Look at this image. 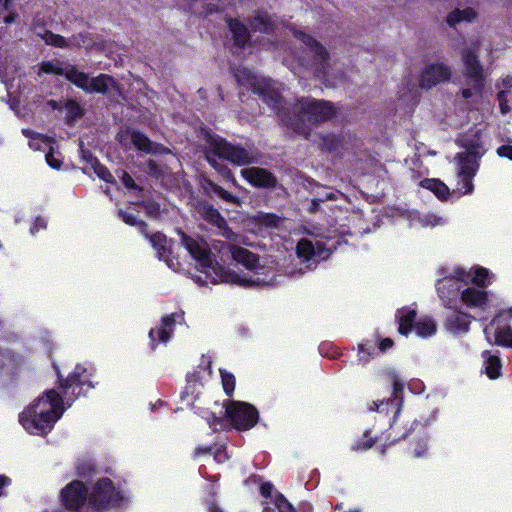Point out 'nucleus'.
I'll return each instance as SVG.
<instances>
[{"instance_id": "0eeeda50", "label": "nucleus", "mask_w": 512, "mask_h": 512, "mask_svg": "<svg viewBox=\"0 0 512 512\" xmlns=\"http://www.w3.org/2000/svg\"><path fill=\"white\" fill-rule=\"evenodd\" d=\"M293 34L295 38L306 45L307 49L314 55L316 76L321 80L326 81L327 85L335 86L336 82L331 78V66L328 61L329 57L326 49L311 36L305 34L302 31L293 30Z\"/></svg>"}, {"instance_id": "423d86ee", "label": "nucleus", "mask_w": 512, "mask_h": 512, "mask_svg": "<svg viewBox=\"0 0 512 512\" xmlns=\"http://www.w3.org/2000/svg\"><path fill=\"white\" fill-rule=\"evenodd\" d=\"M215 157L226 159L239 166L254 161L252 153L248 150L234 146L222 138L210 137L206 148V159L215 169H219L224 174L225 170L220 169Z\"/></svg>"}, {"instance_id": "58836bf2", "label": "nucleus", "mask_w": 512, "mask_h": 512, "mask_svg": "<svg viewBox=\"0 0 512 512\" xmlns=\"http://www.w3.org/2000/svg\"><path fill=\"white\" fill-rule=\"evenodd\" d=\"M275 505L279 512H295L294 507L287 501V499L282 494H278L275 497Z\"/></svg>"}, {"instance_id": "bb28decb", "label": "nucleus", "mask_w": 512, "mask_h": 512, "mask_svg": "<svg viewBox=\"0 0 512 512\" xmlns=\"http://www.w3.org/2000/svg\"><path fill=\"white\" fill-rule=\"evenodd\" d=\"M397 317L399 319V332L402 335H408L415 321L416 311L402 308L398 310Z\"/></svg>"}, {"instance_id": "c03bdc74", "label": "nucleus", "mask_w": 512, "mask_h": 512, "mask_svg": "<svg viewBox=\"0 0 512 512\" xmlns=\"http://www.w3.org/2000/svg\"><path fill=\"white\" fill-rule=\"evenodd\" d=\"M45 158H46V162L48 163L49 166H51L54 169L60 168L61 160H59L58 158L55 157V155L52 151V148L49 149V152L46 153Z\"/></svg>"}, {"instance_id": "dca6fc26", "label": "nucleus", "mask_w": 512, "mask_h": 512, "mask_svg": "<svg viewBox=\"0 0 512 512\" xmlns=\"http://www.w3.org/2000/svg\"><path fill=\"white\" fill-rule=\"evenodd\" d=\"M64 505L71 510L79 509L87 498V488L80 481H73L62 490Z\"/></svg>"}, {"instance_id": "e2e57ef3", "label": "nucleus", "mask_w": 512, "mask_h": 512, "mask_svg": "<svg viewBox=\"0 0 512 512\" xmlns=\"http://www.w3.org/2000/svg\"><path fill=\"white\" fill-rule=\"evenodd\" d=\"M506 315H507V322L511 323V328H512V308H510L509 310L506 311Z\"/></svg>"}, {"instance_id": "f8f14e48", "label": "nucleus", "mask_w": 512, "mask_h": 512, "mask_svg": "<svg viewBox=\"0 0 512 512\" xmlns=\"http://www.w3.org/2000/svg\"><path fill=\"white\" fill-rule=\"evenodd\" d=\"M226 414L238 430L248 429L257 421L256 409L247 403L232 402L226 405Z\"/></svg>"}, {"instance_id": "c756f323", "label": "nucleus", "mask_w": 512, "mask_h": 512, "mask_svg": "<svg viewBox=\"0 0 512 512\" xmlns=\"http://www.w3.org/2000/svg\"><path fill=\"white\" fill-rule=\"evenodd\" d=\"M421 186L432 191L438 198L445 199L449 194V188L438 179H424Z\"/></svg>"}, {"instance_id": "a18cd8bd", "label": "nucleus", "mask_w": 512, "mask_h": 512, "mask_svg": "<svg viewBox=\"0 0 512 512\" xmlns=\"http://www.w3.org/2000/svg\"><path fill=\"white\" fill-rule=\"evenodd\" d=\"M497 100L499 102V107L502 114H506L511 110L508 105L507 96H503V92L497 93Z\"/></svg>"}, {"instance_id": "09e8293b", "label": "nucleus", "mask_w": 512, "mask_h": 512, "mask_svg": "<svg viewBox=\"0 0 512 512\" xmlns=\"http://www.w3.org/2000/svg\"><path fill=\"white\" fill-rule=\"evenodd\" d=\"M122 182L127 188H135V182L133 178L126 172L122 173Z\"/></svg>"}, {"instance_id": "9d476101", "label": "nucleus", "mask_w": 512, "mask_h": 512, "mask_svg": "<svg viewBox=\"0 0 512 512\" xmlns=\"http://www.w3.org/2000/svg\"><path fill=\"white\" fill-rule=\"evenodd\" d=\"M489 342L512 347L511 323L507 322L506 311L501 312L484 330Z\"/></svg>"}, {"instance_id": "774afa93", "label": "nucleus", "mask_w": 512, "mask_h": 512, "mask_svg": "<svg viewBox=\"0 0 512 512\" xmlns=\"http://www.w3.org/2000/svg\"><path fill=\"white\" fill-rule=\"evenodd\" d=\"M210 512H222V510H221V509H219V508H218V507H216V506H212V507L210 508Z\"/></svg>"}, {"instance_id": "72a5a7b5", "label": "nucleus", "mask_w": 512, "mask_h": 512, "mask_svg": "<svg viewBox=\"0 0 512 512\" xmlns=\"http://www.w3.org/2000/svg\"><path fill=\"white\" fill-rule=\"evenodd\" d=\"M144 236L149 239L153 248L157 251L158 257L161 258L163 255V252L166 250V242H167L166 236L163 235L162 233H154L151 235L147 234Z\"/></svg>"}, {"instance_id": "de8ad7c7", "label": "nucleus", "mask_w": 512, "mask_h": 512, "mask_svg": "<svg viewBox=\"0 0 512 512\" xmlns=\"http://www.w3.org/2000/svg\"><path fill=\"white\" fill-rule=\"evenodd\" d=\"M66 109H68L71 114L73 115V117H80L81 116V108L80 106L73 102V101H70L66 104Z\"/></svg>"}, {"instance_id": "5fc2aeb1", "label": "nucleus", "mask_w": 512, "mask_h": 512, "mask_svg": "<svg viewBox=\"0 0 512 512\" xmlns=\"http://www.w3.org/2000/svg\"><path fill=\"white\" fill-rule=\"evenodd\" d=\"M392 345H393V341L390 338H386V339L381 341L379 349L381 351H386L387 349L392 347Z\"/></svg>"}, {"instance_id": "603ef678", "label": "nucleus", "mask_w": 512, "mask_h": 512, "mask_svg": "<svg viewBox=\"0 0 512 512\" xmlns=\"http://www.w3.org/2000/svg\"><path fill=\"white\" fill-rule=\"evenodd\" d=\"M79 376H80V373L78 371H76L75 374L72 377L66 379L65 380V384H64L65 388L73 387L74 384H75V381L77 380V378Z\"/></svg>"}, {"instance_id": "ea45409f", "label": "nucleus", "mask_w": 512, "mask_h": 512, "mask_svg": "<svg viewBox=\"0 0 512 512\" xmlns=\"http://www.w3.org/2000/svg\"><path fill=\"white\" fill-rule=\"evenodd\" d=\"M256 220L266 227H274L277 226L279 218L275 214H259Z\"/></svg>"}, {"instance_id": "052dcab7", "label": "nucleus", "mask_w": 512, "mask_h": 512, "mask_svg": "<svg viewBox=\"0 0 512 512\" xmlns=\"http://www.w3.org/2000/svg\"><path fill=\"white\" fill-rule=\"evenodd\" d=\"M335 199H336V194L333 192H330V193L326 194L324 199H319V201L323 202L324 200H335Z\"/></svg>"}, {"instance_id": "f03ea898", "label": "nucleus", "mask_w": 512, "mask_h": 512, "mask_svg": "<svg viewBox=\"0 0 512 512\" xmlns=\"http://www.w3.org/2000/svg\"><path fill=\"white\" fill-rule=\"evenodd\" d=\"M63 400L55 390L47 391L19 415L21 425L32 434H45L61 417Z\"/></svg>"}, {"instance_id": "393cba45", "label": "nucleus", "mask_w": 512, "mask_h": 512, "mask_svg": "<svg viewBox=\"0 0 512 512\" xmlns=\"http://www.w3.org/2000/svg\"><path fill=\"white\" fill-rule=\"evenodd\" d=\"M227 22L233 35L235 44L239 47H243L247 43L250 36L246 26L235 19H229Z\"/></svg>"}, {"instance_id": "79ce46f5", "label": "nucleus", "mask_w": 512, "mask_h": 512, "mask_svg": "<svg viewBox=\"0 0 512 512\" xmlns=\"http://www.w3.org/2000/svg\"><path fill=\"white\" fill-rule=\"evenodd\" d=\"M111 488H112L111 480H109V479H101V480L98 481L97 486H96V490L100 494H102V493L104 494L103 496H100L102 501H105V500L108 499V496H106V493Z\"/></svg>"}, {"instance_id": "473e14b6", "label": "nucleus", "mask_w": 512, "mask_h": 512, "mask_svg": "<svg viewBox=\"0 0 512 512\" xmlns=\"http://www.w3.org/2000/svg\"><path fill=\"white\" fill-rule=\"evenodd\" d=\"M131 142L141 151L150 152L152 150V142L139 131H132Z\"/></svg>"}, {"instance_id": "13d9d810", "label": "nucleus", "mask_w": 512, "mask_h": 512, "mask_svg": "<svg viewBox=\"0 0 512 512\" xmlns=\"http://www.w3.org/2000/svg\"><path fill=\"white\" fill-rule=\"evenodd\" d=\"M373 445V442L371 440H367L363 446H360V445H356L353 447L354 450H359V449H369L371 446Z\"/></svg>"}, {"instance_id": "2f4dec72", "label": "nucleus", "mask_w": 512, "mask_h": 512, "mask_svg": "<svg viewBox=\"0 0 512 512\" xmlns=\"http://www.w3.org/2000/svg\"><path fill=\"white\" fill-rule=\"evenodd\" d=\"M468 273H470V277L468 279L471 278L472 282L477 285V288L483 289L484 287L489 285L490 273L486 268L477 267L474 270L473 275H471L470 271Z\"/></svg>"}, {"instance_id": "4d7b16f0", "label": "nucleus", "mask_w": 512, "mask_h": 512, "mask_svg": "<svg viewBox=\"0 0 512 512\" xmlns=\"http://www.w3.org/2000/svg\"><path fill=\"white\" fill-rule=\"evenodd\" d=\"M38 227H46V223L43 219L37 218L35 225L31 228V233L34 234Z\"/></svg>"}, {"instance_id": "ddd939ff", "label": "nucleus", "mask_w": 512, "mask_h": 512, "mask_svg": "<svg viewBox=\"0 0 512 512\" xmlns=\"http://www.w3.org/2000/svg\"><path fill=\"white\" fill-rule=\"evenodd\" d=\"M470 273L463 269H457L449 277H445L437 282V291L439 297L443 300L445 306L451 305L461 289L460 282L468 281Z\"/></svg>"}, {"instance_id": "a19ab883", "label": "nucleus", "mask_w": 512, "mask_h": 512, "mask_svg": "<svg viewBox=\"0 0 512 512\" xmlns=\"http://www.w3.org/2000/svg\"><path fill=\"white\" fill-rule=\"evenodd\" d=\"M214 192L220 197L222 198L223 200H225L226 202H229V203H233V204H239V199L232 195L231 193H229L228 191H226L225 189H223L222 187L220 186H215L213 188Z\"/></svg>"}, {"instance_id": "2eb2a0df", "label": "nucleus", "mask_w": 512, "mask_h": 512, "mask_svg": "<svg viewBox=\"0 0 512 512\" xmlns=\"http://www.w3.org/2000/svg\"><path fill=\"white\" fill-rule=\"evenodd\" d=\"M242 177L252 186L258 188L272 189L277 185L276 177L268 170L260 167L244 168L241 170Z\"/></svg>"}, {"instance_id": "a211bd4d", "label": "nucleus", "mask_w": 512, "mask_h": 512, "mask_svg": "<svg viewBox=\"0 0 512 512\" xmlns=\"http://www.w3.org/2000/svg\"><path fill=\"white\" fill-rule=\"evenodd\" d=\"M175 319L174 315H167L163 317L162 324L160 327L151 329L149 332V337L151 340V346L154 349L156 347V336L158 337L159 341L162 343H166L172 332L174 327Z\"/></svg>"}, {"instance_id": "39448f33", "label": "nucleus", "mask_w": 512, "mask_h": 512, "mask_svg": "<svg viewBox=\"0 0 512 512\" xmlns=\"http://www.w3.org/2000/svg\"><path fill=\"white\" fill-rule=\"evenodd\" d=\"M235 77L241 85L249 86L254 93L262 97L263 101L271 106L278 114L282 108V99L278 84L257 76L247 68L238 69Z\"/></svg>"}, {"instance_id": "4c0bfd02", "label": "nucleus", "mask_w": 512, "mask_h": 512, "mask_svg": "<svg viewBox=\"0 0 512 512\" xmlns=\"http://www.w3.org/2000/svg\"><path fill=\"white\" fill-rule=\"evenodd\" d=\"M496 88L498 90V93L503 92V96H507V94L512 89V75H507V76L503 77L502 79H500L496 83Z\"/></svg>"}, {"instance_id": "1a4fd4ad", "label": "nucleus", "mask_w": 512, "mask_h": 512, "mask_svg": "<svg viewBox=\"0 0 512 512\" xmlns=\"http://www.w3.org/2000/svg\"><path fill=\"white\" fill-rule=\"evenodd\" d=\"M452 75L453 70L448 64L440 61L428 62L418 76V85L421 89L430 90L449 82Z\"/></svg>"}, {"instance_id": "49530a36", "label": "nucleus", "mask_w": 512, "mask_h": 512, "mask_svg": "<svg viewBox=\"0 0 512 512\" xmlns=\"http://www.w3.org/2000/svg\"><path fill=\"white\" fill-rule=\"evenodd\" d=\"M497 154L500 157H505L512 160V145H502L497 149Z\"/></svg>"}, {"instance_id": "7ed1b4c3", "label": "nucleus", "mask_w": 512, "mask_h": 512, "mask_svg": "<svg viewBox=\"0 0 512 512\" xmlns=\"http://www.w3.org/2000/svg\"><path fill=\"white\" fill-rule=\"evenodd\" d=\"M335 115L332 103L313 98L297 100L292 112L281 114V121L295 133L308 138L310 135L309 124H316L331 119Z\"/></svg>"}, {"instance_id": "b1692460", "label": "nucleus", "mask_w": 512, "mask_h": 512, "mask_svg": "<svg viewBox=\"0 0 512 512\" xmlns=\"http://www.w3.org/2000/svg\"><path fill=\"white\" fill-rule=\"evenodd\" d=\"M250 26L253 31L269 34L275 28V22L271 16L266 13H257L250 21Z\"/></svg>"}, {"instance_id": "5701e85b", "label": "nucleus", "mask_w": 512, "mask_h": 512, "mask_svg": "<svg viewBox=\"0 0 512 512\" xmlns=\"http://www.w3.org/2000/svg\"><path fill=\"white\" fill-rule=\"evenodd\" d=\"M477 17V12L470 7L464 9H455L451 11L447 16V23L454 27L461 22L471 23Z\"/></svg>"}, {"instance_id": "3c124183", "label": "nucleus", "mask_w": 512, "mask_h": 512, "mask_svg": "<svg viewBox=\"0 0 512 512\" xmlns=\"http://www.w3.org/2000/svg\"><path fill=\"white\" fill-rule=\"evenodd\" d=\"M10 479L4 475H0V497L4 495L3 489L10 484Z\"/></svg>"}, {"instance_id": "c85d7f7f", "label": "nucleus", "mask_w": 512, "mask_h": 512, "mask_svg": "<svg viewBox=\"0 0 512 512\" xmlns=\"http://www.w3.org/2000/svg\"><path fill=\"white\" fill-rule=\"evenodd\" d=\"M22 132L27 138L30 139L29 146L33 150H45L46 148L51 149L49 138H47L41 134L34 133L33 131H31L29 129H24Z\"/></svg>"}, {"instance_id": "f704fd0d", "label": "nucleus", "mask_w": 512, "mask_h": 512, "mask_svg": "<svg viewBox=\"0 0 512 512\" xmlns=\"http://www.w3.org/2000/svg\"><path fill=\"white\" fill-rule=\"evenodd\" d=\"M39 36L48 45H52L59 48H64L67 46V42L64 39V37L58 34H54L51 31H45L43 34H39Z\"/></svg>"}, {"instance_id": "a878e982", "label": "nucleus", "mask_w": 512, "mask_h": 512, "mask_svg": "<svg viewBox=\"0 0 512 512\" xmlns=\"http://www.w3.org/2000/svg\"><path fill=\"white\" fill-rule=\"evenodd\" d=\"M485 373L490 379H496L500 376L501 362L497 355L491 354L489 351L483 352Z\"/></svg>"}, {"instance_id": "4468645a", "label": "nucleus", "mask_w": 512, "mask_h": 512, "mask_svg": "<svg viewBox=\"0 0 512 512\" xmlns=\"http://www.w3.org/2000/svg\"><path fill=\"white\" fill-rule=\"evenodd\" d=\"M196 211L203 220L215 226L222 236L228 239L235 236V234L228 228L224 217L212 205L208 203H199L196 207Z\"/></svg>"}, {"instance_id": "8fccbe9b", "label": "nucleus", "mask_w": 512, "mask_h": 512, "mask_svg": "<svg viewBox=\"0 0 512 512\" xmlns=\"http://www.w3.org/2000/svg\"><path fill=\"white\" fill-rule=\"evenodd\" d=\"M273 485L271 483H264L261 488L260 492L264 497H269L272 493Z\"/></svg>"}, {"instance_id": "69168bd1", "label": "nucleus", "mask_w": 512, "mask_h": 512, "mask_svg": "<svg viewBox=\"0 0 512 512\" xmlns=\"http://www.w3.org/2000/svg\"><path fill=\"white\" fill-rule=\"evenodd\" d=\"M13 20H14V16L13 15H9V16H7L5 18V22L6 23H11V22H13Z\"/></svg>"}, {"instance_id": "7c9ffc66", "label": "nucleus", "mask_w": 512, "mask_h": 512, "mask_svg": "<svg viewBox=\"0 0 512 512\" xmlns=\"http://www.w3.org/2000/svg\"><path fill=\"white\" fill-rule=\"evenodd\" d=\"M415 330L419 336L427 337L436 332V323L429 317L419 319L415 324Z\"/></svg>"}, {"instance_id": "864d4df0", "label": "nucleus", "mask_w": 512, "mask_h": 512, "mask_svg": "<svg viewBox=\"0 0 512 512\" xmlns=\"http://www.w3.org/2000/svg\"><path fill=\"white\" fill-rule=\"evenodd\" d=\"M393 390L395 397H398V393L402 392L403 390V382L399 381L398 379H394Z\"/></svg>"}, {"instance_id": "680f3d73", "label": "nucleus", "mask_w": 512, "mask_h": 512, "mask_svg": "<svg viewBox=\"0 0 512 512\" xmlns=\"http://www.w3.org/2000/svg\"><path fill=\"white\" fill-rule=\"evenodd\" d=\"M47 104L52 108V109H59V105L58 103L55 101V100H49L47 102Z\"/></svg>"}, {"instance_id": "e433bc0d", "label": "nucleus", "mask_w": 512, "mask_h": 512, "mask_svg": "<svg viewBox=\"0 0 512 512\" xmlns=\"http://www.w3.org/2000/svg\"><path fill=\"white\" fill-rule=\"evenodd\" d=\"M220 374H221V380H222V385H223V389L224 391L228 394V395H231L234 391V388H235V377L233 374L225 371V370H220Z\"/></svg>"}, {"instance_id": "f3484780", "label": "nucleus", "mask_w": 512, "mask_h": 512, "mask_svg": "<svg viewBox=\"0 0 512 512\" xmlns=\"http://www.w3.org/2000/svg\"><path fill=\"white\" fill-rule=\"evenodd\" d=\"M297 255L305 260H323L329 256V251L320 242L312 243L310 240L302 239L296 247Z\"/></svg>"}, {"instance_id": "0e129e2a", "label": "nucleus", "mask_w": 512, "mask_h": 512, "mask_svg": "<svg viewBox=\"0 0 512 512\" xmlns=\"http://www.w3.org/2000/svg\"><path fill=\"white\" fill-rule=\"evenodd\" d=\"M426 449V444L424 443L422 446H421V451H416V456H421L422 455V452H424Z\"/></svg>"}, {"instance_id": "37998d69", "label": "nucleus", "mask_w": 512, "mask_h": 512, "mask_svg": "<svg viewBox=\"0 0 512 512\" xmlns=\"http://www.w3.org/2000/svg\"><path fill=\"white\" fill-rule=\"evenodd\" d=\"M95 173L106 182H111L113 179V176L109 170L102 165L95 166Z\"/></svg>"}, {"instance_id": "9b49d317", "label": "nucleus", "mask_w": 512, "mask_h": 512, "mask_svg": "<svg viewBox=\"0 0 512 512\" xmlns=\"http://www.w3.org/2000/svg\"><path fill=\"white\" fill-rule=\"evenodd\" d=\"M479 44L473 43L461 51V61L464 65L465 75L469 77L480 90L483 86L484 72L478 57Z\"/></svg>"}, {"instance_id": "412c9836", "label": "nucleus", "mask_w": 512, "mask_h": 512, "mask_svg": "<svg viewBox=\"0 0 512 512\" xmlns=\"http://www.w3.org/2000/svg\"><path fill=\"white\" fill-rule=\"evenodd\" d=\"M228 252L233 260L247 269H254L257 266L258 257L245 248L230 245L228 246Z\"/></svg>"}, {"instance_id": "cd10ccee", "label": "nucleus", "mask_w": 512, "mask_h": 512, "mask_svg": "<svg viewBox=\"0 0 512 512\" xmlns=\"http://www.w3.org/2000/svg\"><path fill=\"white\" fill-rule=\"evenodd\" d=\"M22 363V357L10 349H0V369L12 370Z\"/></svg>"}, {"instance_id": "f257e3e1", "label": "nucleus", "mask_w": 512, "mask_h": 512, "mask_svg": "<svg viewBox=\"0 0 512 512\" xmlns=\"http://www.w3.org/2000/svg\"><path fill=\"white\" fill-rule=\"evenodd\" d=\"M181 244L185 247L191 257L197 262L199 269L205 273L206 277L214 284L219 282H230L242 286L260 285V279H247L237 274L227 272L219 266L214 259V255L203 240H196L183 231H178Z\"/></svg>"}, {"instance_id": "6ab92c4d", "label": "nucleus", "mask_w": 512, "mask_h": 512, "mask_svg": "<svg viewBox=\"0 0 512 512\" xmlns=\"http://www.w3.org/2000/svg\"><path fill=\"white\" fill-rule=\"evenodd\" d=\"M471 324V317L463 312L455 311L446 320L445 326L453 334L466 333Z\"/></svg>"}, {"instance_id": "aec40b11", "label": "nucleus", "mask_w": 512, "mask_h": 512, "mask_svg": "<svg viewBox=\"0 0 512 512\" xmlns=\"http://www.w3.org/2000/svg\"><path fill=\"white\" fill-rule=\"evenodd\" d=\"M461 300L468 307H483L487 301L484 289L468 287L461 291Z\"/></svg>"}, {"instance_id": "c9c22d12", "label": "nucleus", "mask_w": 512, "mask_h": 512, "mask_svg": "<svg viewBox=\"0 0 512 512\" xmlns=\"http://www.w3.org/2000/svg\"><path fill=\"white\" fill-rule=\"evenodd\" d=\"M119 216L126 224H129L132 226H139L140 232L143 235H147V225L143 221L138 220L135 215L120 211Z\"/></svg>"}, {"instance_id": "bf43d9fd", "label": "nucleus", "mask_w": 512, "mask_h": 512, "mask_svg": "<svg viewBox=\"0 0 512 512\" xmlns=\"http://www.w3.org/2000/svg\"><path fill=\"white\" fill-rule=\"evenodd\" d=\"M472 95H473V90L472 89H464L462 91V96L464 98H470V97H472Z\"/></svg>"}, {"instance_id": "338daca9", "label": "nucleus", "mask_w": 512, "mask_h": 512, "mask_svg": "<svg viewBox=\"0 0 512 512\" xmlns=\"http://www.w3.org/2000/svg\"><path fill=\"white\" fill-rule=\"evenodd\" d=\"M378 407H379L378 403L377 402H373L372 406L370 407V410L371 411L377 410Z\"/></svg>"}, {"instance_id": "20e7f679", "label": "nucleus", "mask_w": 512, "mask_h": 512, "mask_svg": "<svg viewBox=\"0 0 512 512\" xmlns=\"http://www.w3.org/2000/svg\"><path fill=\"white\" fill-rule=\"evenodd\" d=\"M484 154V148L481 143L476 140L467 146L466 151L458 153L454 157L457 169V177L459 179V188L463 194L472 193L474 186L472 179L479 168V159Z\"/></svg>"}, {"instance_id": "4be33fe9", "label": "nucleus", "mask_w": 512, "mask_h": 512, "mask_svg": "<svg viewBox=\"0 0 512 512\" xmlns=\"http://www.w3.org/2000/svg\"><path fill=\"white\" fill-rule=\"evenodd\" d=\"M72 70L78 69L75 66L63 64L58 61H46L40 64L38 75L40 76L42 73L63 75L68 80V75Z\"/></svg>"}, {"instance_id": "6e6d98bb", "label": "nucleus", "mask_w": 512, "mask_h": 512, "mask_svg": "<svg viewBox=\"0 0 512 512\" xmlns=\"http://www.w3.org/2000/svg\"><path fill=\"white\" fill-rule=\"evenodd\" d=\"M211 453V447H198L195 449V456Z\"/></svg>"}, {"instance_id": "6e6552de", "label": "nucleus", "mask_w": 512, "mask_h": 512, "mask_svg": "<svg viewBox=\"0 0 512 512\" xmlns=\"http://www.w3.org/2000/svg\"><path fill=\"white\" fill-rule=\"evenodd\" d=\"M68 81L87 93L105 94L112 89H118L116 81L108 74L90 77L82 71L72 70L68 75Z\"/></svg>"}]
</instances>
